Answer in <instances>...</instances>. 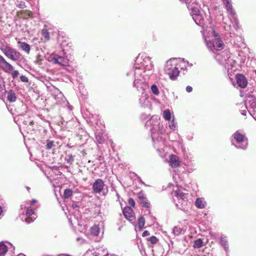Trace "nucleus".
I'll use <instances>...</instances> for the list:
<instances>
[{"instance_id": "c756f323", "label": "nucleus", "mask_w": 256, "mask_h": 256, "mask_svg": "<svg viewBox=\"0 0 256 256\" xmlns=\"http://www.w3.org/2000/svg\"><path fill=\"white\" fill-rule=\"evenodd\" d=\"M220 243L221 244L222 246L224 248L227 250L228 248V244L226 240L222 238L220 240Z\"/></svg>"}, {"instance_id": "c03bdc74", "label": "nucleus", "mask_w": 256, "mask_h": 256, "mask_svg": "<svg viewBox=\"0 0 256 256\" xmlns=\"http://www.w3.org/2000/svg\"><path fill=\"white\" fill-rule=\"evenodd\" d=\"M33 124H34V122L32 120L30 122V125H32Z\"/></svg>"}, {"instance_id": "ddd939ff", "label": "nucleus", "mask_w": 256, "mask_h": 256, "mask_svg": "<svg viewBox=\"0 0 256 256\" xmlns=\"http://www.w3.org/2000/svg\"><path fill=\"white\" fill-rule=\"evenodd\" d=\"M18 44L19 45V48L22 50L24 51L26 54H29L30 50V46L28 44L25 42H22L18 40Z\"/></svg>"}, {"instance_id": "f704fd0d", "label": "nucleus", "mask_w": 256, "mask_h": 256, "mask_svg": "<svg viewBox=\"0 0 256 256\" xmlns=\"http://www.w3.org/2000/svg\"><path fill=\"white\" fill-rule=\"evenodd\" d=\"M20 80L22 82H28V78L26 76H20Z\"/></svg>"}, {"instance_id": "dca6fc26", "label": "nucleus", "mask_w": 256, "mask_h": 256, "mask_svg": "<svg viewBox=\"0 0 256 256\" xmlns=\"http://www.w3.org/2000/svg\"><path fill=\"white\" fill-rule=\"evenodd\" d=\"M206 202L202 198H198L195 202L196 206L199 208H204L206 206Z\"/></svg>"}, {"instance_id": "5701e85b", "label": "nucleus", "mask_w": 256, "mask_h": 256, "mask_svg": "<svg viewBox=\"0 0 256 256\" xmlns=\"http://www.w3.org/2000/svg\"><path fill=\"white\" fill-rule=\"evenodd\" d=\"M73 192L70 188H66L64 190L63 196L65 198H68L72 194Z\"/></svg>"}, {"instance_id": "72a5a7b5", "label": "nucleus", "mask_w": 256, "mask_h": 256, "mask_svg": "<svg viewBox=\"0 0 256 256\" xmlns=\"http://www.w3.org/2000/svg\"><path fill=\"white\" fill-rule=\"evenodd\" d=\"M128 204L130 206H131L134 207V206H135V202H134V200L133 198H130L128 200Z\"/></svg>"}, {"instance_id": "e433bc0d", "label": "nucleus", "mask_w": 256, "mask_h": 256, "mask_svg": "<svg viewBox=\"0 0 256 256\" xmlns=\"http://www.w3.org/2000/svg\"><path fill=\"white\" fill-rule=\"evenodd\" d=\"M19 72L18 70H14L12 74V76L13 78H16L18 76Z\"/></svg>"}, {"instance_id": "f03ea898", "label": "nucleus", "mask_w": 256, "mask_h": 256, "mask_svg": "<svg viewBox=\"0 0 256 256\" xmlns=\"http://www.w3.org/2000/svg\"><path fill=\"white\" fill-rule=\"evenodd\" d=\"M2 52L8 58L14 61L18 60L22 56L20 52L9 46H6L2 50Z\"/></svg>"}, {"instance_id": "9d476101", "label": "nucleus", "mask_w": 256, "mask_h": 256, "mask_svg": "<svg viewBox=\"0 0 256 256\" xmlns=\"http://www.w3.org/2000/svg\"><path fill=\"white\" fill-rule=\"evenodd\" d=\"M210 44H212L217 50H221L224 48V44L221 39H214V40H210L208 42V45Z\"/></svg>"}, {"instance_id": "f3484780", "label": "nucleus", "mask_w": 256, "mask_h": 256, "mask_svg": "<svg viewBox=\"0 0 256 256\" xmlns=\"http://www.w3.org/2000/svg\"><path fill=\"white\" fill-rule=\"evenodd\" d=\"M42 35L44 38V42H46L50 40V32L46 28H43L42 30Z\"/></svg>"}, {"instance_id": "1a4fd4ad", "label": "nucleus", "mask_w": 256, "mask_h": 256, "mask_svg": "<svg viewBox=\"0 0 256 256\" xmlns=\"http://www.w3.org/2000/svg\"><path fill=\"white\" fill-rule=\"evenodd\" d=\"M236 83L241 88H245L248 84L247 80L246 77L242 74H238L236 76Z\"/></svg>"}, {"instance_id": "79ce46f5", "label": "nucleus", "mask_w": 256, "mask_h": 256, "mask_svg": "<svg viewBox=\"0 0 256 256\" xmlns=\"http://www.w3.org/2000/svg\"><path fill=\"white\" fill-rule=\"evenodd\" d=\"M2 212V206H0V216L1 215Z\"/></svg>"}, {"instance_id": "bb28decb", "label": "nucleus", "mask_w": 256, "mask_h": 256, "mask_svg": "<svg viewBox=\"0 0 256 256\" xmlns=\"http://www.w3.org/2000/svg\"><path fill=\"white\" fill-rule=\"evenodd\" d=\"M182 230L181 228L178 226H176L173 229V232L175 235L178 236L182 232Z\"/></svg>"}, {"instance_id": "aec40b11", "label": "nucleus", "mask_w": 256, "mask_h": 256, "mask_svg": "<svg viewBox=\"0 0 256 256\" xmlns=\"http://www.w3.org/2000/svg\"><path fill=\"white\" fill-rule=\"evenodd\" d=\"M7 98L10 102H15L16 99V94L12 90L8 92Z\"/></svg>"}, {"instance_id": "4468645a", "label": "nucleus", "mask_w": 256, "mask_h": 256, "mask_svg": "<svg viewBox=\"0 0 256 256\" xmlns=\"http://www.w3.org/2000/svg\"><path fill=\"white\" fill-rule=\"evenodd\" d=\"M138 198L140 200V204L146 208L150 207V203L148 200L142 194H139Z\"/></svg>"}, {"instance_id": "2eb2a0df", "label": "nucleus", "mask_w": 256, "mask_h": 256, "mask_svg": "<svg viewBox=\"0 0 256 256\" xmlns=\"http://www.w3.org/2000/svg\"><path fill=\"white\" fill-rule=\"evenodd\" d=\"M188 194L184 193L181 190H178L176 192V198L184 200H188Z\"/></svg>"}, {"instance_id": "58836bf2", "label": "nucleus", "mask_w": 256, "mask_h": 256, "mask_svg": "<svg viewBox=\"0 0 256 256\" xmlns=\"http://www.w3.org/2000/svg\"><path fill=\"white\" fill-rule=\"evenodd\" d=\"M186 91L188 92H190L192 91V88L191 86H188L186 87Z\"/></svg>"}, {"instance_id": "39448f33", "label": "nucleus", "mask_w": 256, "mask_h": 256, "mask_svg": "<svg viewBox=\"0 0 256 256\" xmlns=\"http://www.w3.org/2000/svg\"><path fill=\"white\" fill-rule=\"evenodd\" d=\"M124 216L129 221L134 220L136 218L134 210L130 206H126L122 210Z\"/></svg>"}, {"instance_id": "412c9836", "label": "nucleus", "mask_w": 256, "mask_h": 256, "mask_svg": "<svg viewBox=\"0 0 256 256\" xmlns=\"http://www.w3.org/2000/svg\"><path fill=\"white\" fill-rule=\"evenodd\" d=\"M204 246V242L200 238H198L194 241V248H199Z\"/></svg>"}, {"instance_id": "393cba45", "label": "nucleus", "mask_w": 256, "mask_h": 256, "mask_svg": "<svg viewBox=\"0 0 256 256\" xmlns=\"http://www.w3.org/2000/svg\"><path fill=\"white\" fill-rule=\"evenodd\" d=\"M164 118L166 120H170L171 114L169 110H164Z\"/></svg>"}, {"instance_id": "f257e3e1", "label": "nucleus", "mask_w": 256, "mask_h": 256, "mask_svg": "<svg viewBox=\"0 0 256 256\" xmlns=\"http://www.w3.org/2000/svg\"><path fill=\"white\" fill-rule=\"evenodd\" d=\"M178 66L179 64L173 61L170 60L166 62L164 67V70L171 80H175L179 74Z\"/></svg>"}, {"instance_id": "ea45409f", "label": "nucleus", "mask_w": 256, "mask_h": 256, "mask_svg": "<svg viewBox=\"0 0 256 256\" xmlns=\"http://www.w3.org/2000/svg\"><path fill=\"white\" fill-rule=\"evenodd\" d=\"M40 57V56H38L36 63L40 65V64H42V62H41V60H39Z\"/></svg>"}, {"instance_id": "6e6552de", "label": "nucleus", "mask_w": 256, "mask_h": 256, "mask_svg": "<svg viewBox=\"0 0 256 256\" xmlns=\"http://www.w3.org/2000/svg\"><path fill=\"white\" fill-rule=\"evenodd\" d=\"M0 67L6 72H9L13 70V66L0 55Z\"/></svg>"}, {"instance_id": "f8f14e48", "label": "nucleus", "mask_w": 256, "mask_h": 256, "mask_svg": "<svg viewBox=\"0 0 256 256\" xmlns=\"http://www.w3.org/2000/svg\"><path fill=\"white\" fill-rule=\"evenodd\" d=\"M169 163L172 168H177L180 166L179 158L175 154H170V156Z\"/></svg>"}, {"instance_id": "20e7f679", "label": "nucleus", "mask_w": 256, "mask_h": 256, "mask_svg": "<svg viewBox=\"0 0 256 256\" xmlns=\"http://www.w3.org/2000/svg\"><path fill=\"white\" fill-rule=\"evenodd\" d=\"M104 186V182L102 179H96L92 186L93 192L94 194H100L103 190Z\"/></svg>"}, {"instance_id": "4c0bfd02", "label": "nucleus", "mask_w": 256, "mask_h": 256, "mask_svg": "<svg viewBox=\"0 0 256 256\" xmlns=\"http://www.w3.org/2000/svg\"><path fill=\"white\" fill-rule=\"evenodd\" d=\"M150 234V232L148 230H144L142 234V236L145 237L149 236Z\"/></svg>"}, {"instance_id": "a18cd8bd", "label": "nucleus", "mask_w": 256, "mask_h": 256, "mask_svg": "<svg viewBox=\"0 0 256 256\" xmlns=\"http://www.w3.org/2000/svg\"><path fill=\"white\" fill-rule=\"evenodd\" d=\"M82 152L83 154H84H84H86V152H85L84 150H82Z\"/></svg>"}, {"instance_id": "7c9ffc66", "label": "nucleus", "mask_w": 256, "mask_h": 256, "mask_svg": "<svg viewBox=\"0 0 256 256\" xmlns=\"http://www.w3.org/2000/svg\"><path fill=\"white\" fill-rule=\"evenodd\" d=\"M151 90L154 94H158L159 93L158 90L155 84H154L151 86Z\"/></svg>"}, {"instance_id": "0eeeda50", "label": "nucleus", "mask_w": 256, "mask_h": 256, "mask_svg": "<svg viewBox=\"0 0 256 256\" xmlns=\"http://www.w3.org/2000/svg\"><path fill=\"white\" fill-rule=\"evenodd\" d=\"M26 214V218L25 220L28 223H30L33 222L36 218V214L34 212V210L31 207L28 208Z\"/></svg>"}, {"instance_id": "6ab92c4d", "label": "nucleus", "mask_w": 256, "mask_h": 256, "mask_svg": "<svg viewBox=\"0 0 256 256\" xmlns=\"http://www.w3.org/2000/svg\"><path fill=\"white\" fill-rule=\"evenodd\" d=\"M100 232V228L98 226L94 225L90 229V234L91 235L96 236Z\"/></svg>"}, {"instance_id": "a19ab883", "label": "nucleus", "mask_w": 256, "mask_h": 256, "mask_svg": "<svg viewBox=\"0 0 256 256\" xmlns=\"http://www.w3.org/2000/svg\"><path fill=\"white\" fill-rule=\"evenodd\" d=\"M36 200H35V199H33L32 201H30V204L32 205L33 204H34V203L36 202Z\"/></svg>"}, {"instance_id": "cd10ccee", "label": "nucleus", "mask_w": 256, "mask_h": 256, "mask_svg": "<svg viewBox=\"0 0 256 256\" xmlns=\"http://www.w3.org/2000/svg\"><path fill=\"white\" fill-rule=\"evenodd\" d=\"M192 12L193 15L199 16L200 14V12L198 8L194 7L192 9Z\"/></svg>"}, {"instance_id": "7ed1b4c3", "label": "nucleus", "mask_w": 256, "mask_h": 256, "mask_svg": "<svg viewBox=\"0 0 256 256\" xmlns=\"http://www.w3.org/2000/svg\"><path fill=\"white\" fill-rule=\"evenodd\" d=\"M233 137L237 143L240 144V148L246 149L248 145V138L242 133L236 131L233 134Z\"/></svg>"}, {"instance_id": "37998d69", "label": "nucleus", "mask_w": 256, "mask_h": 256, "mask_svg": "<svg viewBox=\"0 0 256 256\" xmlns=\"http://www.w3.org/2000/svg\"><path fill=\"white\" fill-rule=\"evenodd\" d=\"M92 255H93L94 256H98V254H97V253H96V252H94V253H93V254H92Z\"/></svg>"}, {"instance_id": "9b49d317", "label": "nucleus", "mask_w": 256, "mask_h": 256, "mask_svg": "<svg viewBox=\"0 0 256 256\" xmlns=\"http://www.w3.org/2000/svg\"><path fill=\"white\" fill-rule=\"evenodd\" d=\"M16 16L20 18L28 19L33 17V13L28 10H20L17 12Z\"/></svg>"}, {"instance_id": "c85d7f7f", "label": "nucleus", "mask_w": 256, "mask_h": 256, "mask_svg": "<svg viewBox=\"0 0 256 256\" xmlns=\"http://www.w3.org/2000/svg\"><path fill=\"white\" fill-rule=\"evenodd\" d=\"M147 240L152 244H156L158 241V240L155 236H152L150 238H148Z\"/></svg>"}, {"instance_id": "4be33fe9", "label": "nucleus", "mask_w": 256, "mask_h": 256, "mask_svg": "<svg viewBox=\"0 0 256 256\" xmlns=\"http://www.w3.org/2000/svg\"><path fill=\"white\" fill-rule=\"evenodd\" d=\"M8 252V248L2 242H0V256H4Z\"/></svg>"}, {"instance_id": "a878e982", "label": "nucleus", "mask_w": 256, "mask_h": 256, "mask_svg": "<svg viewBox=\"0 0 256 256\" xmlns=\"http://www.w3.org/2000/svg\"><path fill=\"white\" fill-rule=\"evenodd\" d=\"M65 160L66 161L70 164H72L74 161V157L72 154L67 155Z\"/></svg>"}, {"instance_id": "b1692460", "label": "nucleus", "mask_w": 256, "mask_h": 256, "mask_svg": "<svg viewBox=\"0 0 256 256\" xmlns=\"http://www.w3.org/2000/svg\"><path fill=\"white\" fill-rule=\"evenodd\" d=\"M145 224V219L144 216H141L138 220V227L140 230H142Z\"/></svg>"}, {"instance_id": "2f4dec72", "label": "nucleus", "mask_w": 256, "mask_h": 256, "mask_svg": "<svg viewBox=\"0 0 256 256\" xmlns=\"http://www.w3.org/2000/svg\"><path fill=\"white\" fill-rule=\"evenodd\" d=\"M54 146V142L52 141H50L48 142L46 145V148L47 150H50L51 149L53 146Z\"/></svg>"}, {"instance_id": "423d86ee", "label": "nucleus", "mask_w": 256, "mask_h": 256, "mask_svg": "<svg viewBox=\"0 0 256 256\" xmlns=\"http://www.w3.org/2000/svg\"><path fill=\"white\" fill-rule=\"evenodd\" d=\"M52 60L54 64H58L62 66H68L69 64L68 60L64 57L55 54L52 58Z\"/></svg>"}, {"instance_id": "c9c22d12", "label": "nucleus", "mask_w": 256, "mask_h": 256, "mask_svg": "<svg viewBox=\"0 0 256 256\" xmlns=\"http://www.w3.org/2000/svg\"><path fill=\"white\" fill-rule=\"evenodd\" d=\"M96 139L100 144H102L104 142V138L101 136H96Z\"/></svg>"}, {"instance_id": "a211bd4d", "label": "nucleus", "mask_w": 256, "mask_h": 256, "mask_svg": "<svg viewBox=\"0 0 256 256\" xmlns=\"http://www.w3.org/2000/svg\"><path fill=\"white\" fill-rule=\"evenodd\" d=\"M224 4L225 5L226 8L228 11L230 12L231 14L234 13L232 5L230 4V0H222Z\"/></svg>"}, {"instance_id": "473e14b6", "label": "nucleus", "mask_w": 256, "mask_h": 256, "mask_svg": "<svg viewBox=\"0 0 256 256\" xmlns=\"http://www.w3.org/2000/svg\"><path fill=\"white\" fill-rule=\"evenodd\" d=\"M212 35L214 37V39H217V40H218V39H221L220 37V36L219 35V34H218L215 30L214 29H212Z\"/></svg>"}]
</instances>
